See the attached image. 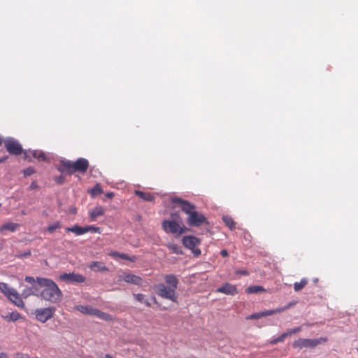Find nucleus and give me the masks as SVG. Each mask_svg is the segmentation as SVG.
I'll return each mask as SVG.
<instances>
[{
  "instance_id": "27",
  "label": "nucleus",
  "mask_w": 358,
  "mask_h": 358,
  "mask_svg": "<svg viewBox=\"0 0 358 358\" xmlns=\"http://www.w3.org/2000/svg\"><path fill=\"white\" fill-rule=\"evenodd\" d=\"M223 222L231 230L235 228V222L234 220L228 216H224L222 217Z\"/></svg>"
},
{
  "instance_id": "44",
  "label": "nucleus",
  "mask_w": 358,
  "mask_h": 358,
  "mask_svg": "<svg viewBox=\"0 0 358 358\" xmlns=\"http://www.w3.org/2000/svg\"><path fill=\"white\" fill-rule=\"evenodd\" d=\"M17 358H30V357L27 354L18 353Z\"/></svg>"
},
{
  "instance_id": "17",
  "label": "nucleus",
  "mask_w": 358,
  "mask_h": 358,
  "mask_svg": "<svg viewBox=\"0 0 358 358\" xmlns=\"http://www.w3.org/2000/svg\"><path fill=\"white\" fill-rule=\"evenodd\" d=\"M134 194L145 201H153L155 200V196L150 192L135 190Z\"/></svg>"
},
{
  "instance_id": "55",
  "label": "nucleus",
  "mask_w": 358,
  "mask_h": 358,
  "mask_svg": "<svg viewBox=\"0 0 358 358\" xmlns=\"http://www.w3.org/2000/svg\"><path fill=\"white\" fill-rule=\"evenodd\" d=\"M357 350H358V348H357Z\"/></svg>"
},
{
  "instance_id": "14",
  "label": "nucleus",
  "mask_w": 358,
  "mask_h": 358,
  "mask_svg": "<svg viewBox=\"0 0 358 358\" xmlns=\"http://www.w3.org/2000/svg\"><path fill=\"white\" fill-rule=\"evenodd\" d=\"M104 213L105 208L101 206H96L89 212V216L91 221H96L98 217L103 215Z\"/></svg>"
},
{
  "instance_id": "54",
  "label": "nucleus",
  "mask_w": 358,
  "mask_h": 358,
  "mask_svg": "<svg viewBox=\"0 0 358 358\" xmlns=\"http://www.w3.org/2000/svg\"><path fill=\"white\" fill-rule=\"evenodd\" d=\"M1 248V247L0 246V249Z\"/></svg>"
},
{
  "instance_id": "8",
  "label": "nucleus",
  "mask_w": 358,
  "mask_h": 358,
  "mask_svg": "<svg viewBox=\"0 0 358 358\" xmlns=\"http://www.w3.org/2000/svg\"><path fill=\"white\" fill-rule=\"evenodd\" d=\"M327 338H320L317 339L299 338L294 341L292 346L294 348L302 349L303 348H315L317 345L325 342Z\"/></svg>"
},
{
  "instance_id": "34",
  "label": "nucleus",
  "mask_w": 358,
  "mask_h": 358,
  "mask_svg": "<svg viewBox=\"0 0 358 358\" xmlns=\"http://www.w3.org/2000/svg\"><path fill=\"white\" fill-rule=\"evenodd\" d=\"M31 252L30 250H27L24 252H18L15 256L18 258H23V257H27L31 256Z\"/></svg>"
},
{
  "instance_id": "15",
  "label": "nucleus",
  "mask_w": 358,
  "mask_h": 358,
  "mask_svg": "<svg viewBox=\"0 0 358 358\" xmlns=\"http://www.w3.org/2000/svg\"><path fill=\"white\" fill-rule=\"evenodd\" d=\"M25 158H29L31 155L34 158L38 159L39 161H46L48 159L44 152L38 150L30 151L29 152H25Z\"/></svg>"
},
{
  "instance_id": "45",
  "label": "nucleus",
  "mask_w": 358,
  "mask_h": 358,
  "mask_svg": "<svg viewBox=\"0 0 358 358\" xmlns=\"http://www.w3.org/2000/svg\"><path fill=\"white\" fill-rule=\"evenodd\" d=\"M220 254L223 257H227L229 255L227 250L225 249L222 250Z\"/></svg>"
},
{
  "instance_id": "11",
  "label": "nucleus",
  "mask_w": 358,
  "mask_h": 358,
  "mask_svg": "<svg viewBox=\"0 0 358 358\" xmlns=\"http://www.w3.org/2000/svg\"><path fill=\"white\" fill-rule=\"evenodd\" d=\"M60 279L69 282H76V283H82L84 282L86 280L85 277L79 273H63L60 275Z\"/></svg>"
},
{
  "instance_id": "9",
  "label": "nucleus",
  "mask_w": 358,
  "mask_h": 358,
  "mask_svg": "<svg viewBox=\"0 0 358 358\" xmlns=\"http://www.w3.org/2000/svg\"><path fill=\"white\" fill-rule=\"evenodd\" d=\"M55 313V308L48 307L35 310L34 315L38 321L45 323L53 317Z\"/></svg>"
},
{
  "instance_id": "47",
  "label": "nucleus",
  "mask_w": 358,
  "mask_h": 358,
  "mask_svg": "<svg viewBox=\"0 0 358 358\" xmlns=\"http://www.w3.org/2000/svg\"><path fill=\"white\" fill-rule=\"evenodd\" d=\"M105 196H106V198L111 199V198H113V197L114 196V193H113V192H108V193L105 195Z\"/></svg>"
},
{
  "instance_id": "3",
  "label": "nucleus",
  "mask_w": 358,
  "mask_h": 358,
  "mask_svg": "<svg viewBox=\"0 0 358 358\" xmlns=\"http://www.w3.org/2000/svg\"><path fill=\"white\" fill-rule=\"evenodd\" d=\"M166 283L169 286H166L163 283H159L155 286L157 294L162 298L169 299L173 302H177L178 296L176 289L178 287V280L176 275L173 274H167L164 276Z\"/></svg>"
},
{
  "instance_id": "30",
  "label": "nucleus",
  "mask_w": 358,
  "mask_h": 358,
  "mask_svg": "<svg viewBox=\"0 0 358 358\" xmlns=\"http://www.w3.org/2000/svg\"><path fill=\"white\" fill-rule=\"evenodd\" d=\"M92 196H98L103 192L102 188L99 184H96L90 191Z\"/></svg>"
},
{
  "instance_id": "4",
  "label": "nucleus",
  "mask_w": 358,
  "mask_h": 358,
  "mask_svg": "<svg viewBox=\"0 0 358 358\" xmlns=\"http://www.w3.org/2000/svg\"><path fill=\"white\" fill-rule=\"evenodd\" d=\"M171 220H164L162 224V229L166 233L180 235L187 230L177 213H171Z\"/></svg>"
},
{
  "instance_id": "53",
  "label": "nucleus",
  "mask_w": 358,
  "mask_h": 358,
  "mask_svg": "<svg viewBox=\"0 0 358 358\" xmlns=\"http://www.w3.org/2000/svg\"><path fill=\"white\" fill-rule=\"evenodd\" d=\"M1 206V203H0V207Z\"/></svg>"
},
{
  "instance_id": "2",
  "label": "nucleus",
  "mask_w": 358,
  "mask_h": 358,
  "mask_svg": "<svg viewBox=\"0 0 358 358\" xmlns=\"http://www.w3.org/2000/svg\"><path fill=\"white\" fill-rule=\"evenodd\" d=\"M37 282L39 287L43 288L40 292V296L42 299L52 303L60 301L62 293L52 280L45 278H37Z\"/></svg>"
},
{
  "instance_id": "22",
  "label": "nucleus",
  "mask_w": 358,
  "mask_h": 358,
  "mask_svg": "<svg viewBox=\"0 0 358 358\" xmlns=\"http://www.w3.org/2000/svg\"><path fill=\"white\" fill-rule=\"evenodd\" d=\"M19 227V224L13 222H6L0 227V231H3L4 230H7L11 232H14L18 229Z\"/></svg>"
},
{
  "instance_id": "33",
  "label": "nucleus",
  "mask_w": 358,
  "mask_h": 358,
  "mask_svg": "<svg viewBox=\"0 0 358 358\" xmlns=\"http://www.w3.org/2000/svg\"><path fill=\"white\" fill-rule=\"evenodd\" d=\"M93 232V233H100V228L94 226H87L85 227V232Z\"/></svg>"
},
{
  "instance_id": "43",
  "label": "nucleus",
  "mask_w": 358,
  "mask_h": 358,
  "mask_svg": "<svg viewBox=\"0 0 358 358\" xmlns=\"http://www.w3.org/2000/svg\"><path fill=\"white\" fill-rule=\"evenodd\" d=\"M236 274L243 275H248L249 272L247 270H237L236 271Z\"/></svg>"
},
{
  "instance_id": "20",
  "label": "nucleus",
  "mask_w": 358,
  "mask_h": 358,
  "mask_svg": "<svg viewBox=\"0 0 358 358\" xmlns=\"http://www.w3.org/2000/svg\"><path fill=\"white\" fill-rule=\"evenodd\" d=\"M1 317L7 322H15L22 318L21 315L17 311L8 313L5 315H1Z\"/></svg>"
},
{
  "instance_id": "25",
  "label": "nucleus",
  "mask_w": 358,
  "mask_h": 358,
  "mask_svg": "<svg viewBox=\"0 0 358 358\" xmlns=\"http://www.w3.org/2000/svg\"><path fill=\"white\" fill-rule=\"evenodd\" d=\"M308 280L306 278H302L300 282H296L294 284V289L295 292L301 290L308 284Z\"/></svg>"
},
{
  "instance_id": "39",
  "label": "nucleus",
  "mask_w": 358,
  "mask_h": 358,
  "mask_svg": "<svg viewBox=\"0 0 358 358\" xmlns=\"http://www.w3.org/2000/svg\"><path fill=\"white\" fill-rule=\"evenodd\" d=\"M134 297L136 301L141 303H143L145 300V295L143 294H134Z\"/></svg>"
},
{
  "instance_id": "36",
  "label": "nucleus",
  "mask_w": 358,
  "mask_h": 358,
  "mask_svg": "<svg viewBox=\"0 0 358 358\" xmlns=\"http://www.w3.org/2000/svg\"><path fill=\"white\" fill-rule=\"evenodd\" d=\"M35 173L34 168L29 166L23 171L24 176L25 177L30 176Z\"/></svg>"
},
{
  "instance_id": "26",
  "label": "nucleus",
  "mask_w": 358,
  "mask_h": 358,
  "mask_svg": "<svg viewBox=\"0 0 358 358\" xmlns=\"http://www.w3.org/2000/svg\"><path fill=\"white\" fill-rule=\"evenodd\" d=\"M264 290L265 289H264V287L262 286L255 285V286L248 287L245 289V292L248 294H254V293L264 292Z\"/></svg>"
},
{
  "instance_id": "40",
  "label": "nucleus",
  "mask_w": 358,
  "mask_h": 358,
  "mask_svg": "<svg viewBox=\"0 0 358 358\" xmlns=\"http://www.w3.org/2000/svg\"><path fill=\"white\" fill-rule=\"evenodd\" d=\"M38 286H39V285H38V282H36V284L32 285L31 287H30L31 289H33V290L34 292H36V293L34 294V295L37 296H38L40 295V292H41V291L38 288Z\"/></svg>"
},
{
  "instance_id": "29",
  "label": "nucleus",
  "mask_w": 358,
  "mask_h": 358,
  "mask_svg": "<svg viewBox=\"0 0 358 358\" xmlns=\"http://www.w3.org/2000/svg\"><path fill=\"white\" fill-rule=\"evenodd\" d=\"M287 336H289L288 334H287V332H285L282 334H281L280 336H278V338H274L272 341H271L270 343L272 345H275L278 343H282V342H284L285 339Z\"/></svg>"
},
{
  "instance_id": "12",
  "label": "nucleus",
  "mask_w": 358,
  "mask_h": 358,
  "mask_svg": "<svg viewBox=\"0 0 358 358\" xmlns=\"http://www.w3.org/2000/svg\"><path fill=\"white\" fill-rule=\"evenodd\" d=\"M119 280L136 285H141L142 282V278L140 276L126 272L120 275Z\"/></svg>"
},
{
  "instance_id": "42",
  "label": "nucleus",
  "mask_w": 358,
  "mask_h": 358,
  "mask_svg": "<svg viewBox=\"0 0 358 358\" xmlns=\"http://www.w3.org/2000/svg\"><path fill=\"white\" fill-rule=\"evenodd\" d=\"M55 180L56 182L59 185L63 184L64 182V178L62 176L56 177Z\"/></svg>"
},
{
  "instance_id": "7",
  "label": "nucleus",
  "mask_w": 358,
  "mask_h": 358,
  "mask_svg": "<svg viewBox=\"0 0 358 358\" xmlns=\"http://www.w3.org/2000/svg\"><path fill=\"white\" fill-rule=\"evenodd\" d=\"M182 244L187 249L190 250L193 255L198 257L201 255V251L198 246L201 244V240L194 236H185L182 238Z\"/></svg>"
},
{
  "instance_id": "18",
  "label": "nucleus",
  "mask_w": 358,
  "mask_h": 358,
  "mask_svg": "<svg viewBox=\"0 0 358 358\" xmlns=\"http://www.w3.org/2000/svg\"><path fill=\"white\" fill-rule=\"evenodd\" d=\"M90 268L94 271H108V268L101 262H92L89 266Z\"/></svg>"
},
{
  "instance_id": "10",
  "label": "nucleus",
  "mask_w": 358,
  "mask_h": 358,
  "mask_svg": "<svg viewBox=\"0 0 358 358\" xmlns=\"http://www.w3.org/2000/svg\"><path fill=\"white\" fill-rule=\"evenodd\" d=\"M4 145L10 155H20L23 152L21 145L17 141L7 140L4 142Z\"/></svg>"
},
{
  "instance_id": "21",
  "label": "nucleus",
  "mask_w": 358,
  "mask_h": 358,
  "mask_svg": "<svg viewBox=\"0 0 358 358\" xmlns=\"http://www.w3.org/2000/svg\"><path fill=\"white\" fill-rule=\"evenodd\" d=\"M75 309L76 310L80 312L83 314L90 315H93V313L94 310V308H93L90 306H83V305L76 306Z\"/></svg>"
},
{
  "instance_id": "13",
  "label": "nucleus",
  "mask_w": 358,
  "mask_h": 358,
  "mask_svg": "<svg viewBox=\"0 0 358 358\" xmlns=\"http://www.w3.org/2000/svg\"><path fill=\"white\" fill-rule=\"evenodd\" d=\"M217 292L232 296L238 293L236 287L229 283H225L223 286L217 288Z\"/></svg>"
},
{
  "instance_id": "19",
  "label": "nucleus",
  "mask_w": 358,
  "mask_h": 358,
  "mask_svg": "<svg viewBox=\"0 0 358 358\" xmlns=\"http://www.w3.org/2000/svg\"><path fill=\"white\" fill-rule=\"evenodd\" d=\"M292 305V303H290L288 305H287L284 307H282V308H278L270 310L262 311L263 317L269 316V315H272L273 314L282 313V312L286 310L287 309H288Z\"/></svg>"
},
{
  "instance_id": "24",
  "label": "nucleus",
  "mask_w": 358,
  "mask_h": 358,
  "mask_svg": "<svg viewBox=\"0 0 358 358\" xmlns=\"http://www.w3.org/2000/svg\"><path fill=\"white\" fill-rule=\"evenodd\" d=\"M66 231L73 232V233L76 234L77 236H80V235L85 234V227H80L77 224H76L71 227H66Z\"/></svg>"
},
{
  "instance_id": "32",
  "label": "nucleus",
  "mask_w": 358,
  "mask_h": 358,
  "mask_svg": "<svg viewBox=\"0 0 358 358\" xmlns=\"http://www.w3.org/2000/svg\"><path fill=\"white\" fill-rule=\"evenodd\" d=\"M60 227H61L60 222H56L52 224H50L47 228V231L49 233H53L56 229H59Z\"/></svg>"
},
{
  "instance_id": "41",
  "label": "nucleus",
  "mask_w": 358,
  "mask_h": 358,
  "mask_svg": "<svg viewBox=\"0 0 358 358\" xmlns=\"http://www.w3.org/2000/svg\"><path fill=\"white\" fill-rule=\"evenodd\" d=\"M24 280H25L27 282H28V283L31 284V285H34V284H36V283L37 282V279H36V280H35V279H34L33 277H31V276H26V277H25V278H24Z\"/></svg>"
},
{
  "instance_id": "31",
  "label": "nucleus",
  "mask_w": 358,
  "mask_h": 358,
  "mask_svg": "<svg viewBox=\"0 0 358 358\" xmlns=\"http://www.w3.org/2000/svg\"><path fill=\"white\" fill-rule=\"evenodd\" d=\"M36 292L33 290V289H31L30 287H26L24 289L22 292V296L24 299L29 297V296L34 295Z\"/></svg>"
},
{
  "instance_id": "16",
  "label": "nucleus",
  "mask_w": 358,
  "mask_h": 358,
  "mask_svg": "<svg viewBox=\"0 0 358 358\" xmlns=\"http://www.w3.org/2000/svg\"><path fill=\"white\" fill-rule=\"evenodd\" d=\"M108 255L110 257H113L115 259L121 258V259H123L129 260V261H131L132 262H134L136 260V256L129 257L127 254L120 253V252H115V251H111V252H110L108 253Z\"/></svg>"
},
{
  "instance_id": "28",
  "label": "nucleus",
  "mask_w": 358,
  "mask_h": 358,
  "mask_svg": "<svg viewBox=\"0 0 358 358\" xmlns=\"http://www.w3.org/2000/svg\"><path fill=\"white\" fill-rule=\"evenodd\" d=\"M287 336H289L288 334H287V332H285L282 334H281L280 336H278V338H274L272 341H271L270 343L272 345H275L278 343H282V342H284L285 339Z\"/></svg>"
},
{
  "instance_id": "52",
  "label": "nucleus",
  "mask_w": 358,
  "mask_h": 358,
  "mask_svg": "<svg viewBox=\"0 0 358 358\" xmlns=\"http://www.w3.org/2000/svg\"><path fill=\"white\" fill-rule=\"evenodd\" d=\"M3 143V139L0 137V145L2 144Z\"/></svg>"
},
{
  "instance_id": "51",
  "label": "nucleus",
  "mask_w": 358,
  "mask_h": 358,
  "mask_svg": "<svg viewBox=\"0 0 358 358\" xmlns=\"http://www.w3.org/2000/svg\"><path fill=\"white\" fill-rule=\"evenodd\" d=\"M106 358H112V356L110 355H106Z\"/></svg>"
},
{
  "instance_id": "6",
  "label": "nucleus",
  "mask_w": 358,
  "mask_h": 358,
  "mask_svg": "<svg viewBox=\"0 0 358 358\" xmlns=\"http://www.w3.org/2000/svg\"><path fill=\"white\" fill-rule=\"evenodd\" d=\"M0 290L13 304L21 308H24V303L16 289L10 287L7 283L0 282Z\"/></svg>"
},
{
  "instance_id": "48",
  "label": "nucleus",
  "mask_w": 358,
  "mask_h": 358,
  "mask_svg": "<svg viewBox=\"0 0 358 358\" xmlns=\"http://www.w3.org/2000/svg\"><path fill=\"white\" fill-rule=\"evenodd\" d=\"M0 358H8V356L4 352H0Z\"/></svg>"
},
{
  "instance_id": "23",
  "label": "nucleus",
  "mask_w": 358,
  "mask_h": 358,
  "mask_svg": "<svg viewBox=\"0 0 358 358\" xmlns=\"http://www.w3.org/2000/svg\"><path fill=\"white\" fill-rule=\"evenodd\" d=\"M93 315L96 316L97 317L105 320V321H111L113 320V317L110 315L104 312H102L98 309L94 308Z\"/></svg>"
},
{
  "instance_id": "49",
  "label": "nucleus",
  "mask_w": 358,
  "mask_h": 358,
  "mask_svg": "<svg viewBox=\"0 0 358 358\" xmlns=\"http://www.w3.org/2000/svg\"><path fill=\"white\" fill-rule=\"evenodd\" d=\"M143 303L145 304L146 306H148V307L150 306V303L148 299H145Z\"/></svg>"
},
{
  "instance_id": "37",
  "label": "nucleus",
  "mask_w": 358,
  "mask_h": 358,
  "mask_svg": "<svg viewBox=\"0 0 358 358\" xmlns=\"http://www.w3.org/2000/svg\"><path fill=\"white\" fill-rule=\"evenodd\" d=\"M168 248L176 254H181L180 248L176 244H171L168 245Z\"/></svg>"
},
{
  "instance_id": "1",
  "label": "nucleus",
  "mask_w": 358,
  "mask_h": 358,
  "mask_svg": "<svg viewBox=\"0 0 358 358\" xmlns=\"http://www.w3.org/2000/svg\"><path fill=\"white\" fill-rule=\"evenodd\" d=\"M173 203H177L180 206L182 212L188 215L187 222L190 227H201L204 224H208L206 217L201 213L196 210V206L187 200L180 197H173L171 199Z\"/></svg>"
},
{
  "instance_id": "35",
  "label": "nucleus",
  "mask_w": 358,
  "mask_h": 358,
  "mask_svg": "<svg viewBox=\"0 0 358 358\" xmlns=\"http://www.w3.org/2000/svg\"><path fill=\"white\" fill-rule=\"evenodd\" d=\"M263 317L262 312L256 313L248 315L247 320H257Z\"/></svg>"
},
{
  "instance_id": "46",
  "label": "nucleus",
  "mask_w": 358,
  "mask_h": 358,
  "mask_svg": "<svg viewBox=\"0 0 358 358\" xmlns=\"http://www.w3.org/2000/svg\"><path fill=\"white\" fill-rule=\"evenodd\" d=\"M38 187L37 184L35 182H32L29 186V189H34Z\"/></svg>"
},
{
  "instance_id": "38",
  "label": "nucleus",
  "mask_w": 358,
  "mask_h": 358,
  "mask_svg": "<svg viewBox=\"0 0 358 358\" xmlns=\"http://www.w3.org/2000/svg\"><path fill=\"white\" fill-rule=\"evenodd\" d=\"M301 331V327H295L294 329H289L287 330L286 332L288 334V336H291V335L296 334Z\"/></svg>"
},
{
  "instance_id": "5",
  "label": "nucleus",
  "mask_w": 358,
  "mask_h": 358,
  "mask_svg": "<svg viewBox=\"0 0 358 358\" xmlns=\"http://www.w3.org/2000/svg\"><path fill=\"white\" fill-rule=\"evenodd\" d=\"M62 167L59 170L62 172H67L69 174H73L76 172L84 173L89 168V162L85 158H78L76 162L62 160Z\"/></svg>"
},
{
  "instance_id": "50",
  "label": "nucleus",
  "mask_w": 358,
  "mask_h": 358,
  "mask_svg": "<svg viewBox=\"0 0 358 358\" xmlns=\"http://www.w3.org/2000/svg\"><path fill=\"white\" fill-rule=\"evenodd\" d=\"M8 159V157H3L0 158V163L4 162Z\"/></svg>"
}]
</instances>
